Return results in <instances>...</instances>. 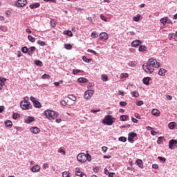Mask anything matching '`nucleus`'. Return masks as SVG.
Returning a JSON list of instances; mask_svg holds the SVG:
<instances>
[{
	"label": "nucleus",
	"mask_w": 177,
	"mask_h": 177,
	"mask_svg": "<svg viewBox=\"0 0 177 177\" xmlns=\"http://www.w3.org/2000/svg\"><path fill=\"white\" fill-rule=\"evenodd\" d=\"M161 64H160V62H157V60L153 58H151L149 59L146 65L142 66V68L145 71V73H147V74H151V73L154 71V69H153L151 67H153L155 68H159Z\"/></svg>",
	"instance_id": "obj_1"
},
{
	"label": "nucleus",
	"mask_w": 177,
	"mask_h": 177,
	"mask_svg": "<svg viewBox=\"0 0 177 177\" xmlns=\"http://www.w3.org/2000/svg\"><path fill=\"white\" fill-rule=\"evenodd\" d=\"M44 114L45 117L50 121H52V120H56V118L59 117V113L55 112V111H52L50 109L46 110Z\"/></svg>",
	"instance_id": "obj_2"
},
{
	"label": "nucleus",
	"mask_w": 177,
	"mask_h": 177,
	"mask_svg": "<svg viewBox=\"0 0 177 177\" xmlns=\"http://www.w3.org/2000/svg\"><path fill=\"white\" fill-rule=\"evenodd\" d=\"M77 160L80 162H86L87 161H91L92 158L91 157V155L88 153V151H86V154L84 153H80L77 156Z\"/></svg>",
	"instance_id": "obj_3"
},
{
	"label": "nucleus",
	"mask_w": 177,
	"mask_h": 177,
	"mask_svg": "<svg viewBox=\"0 0 177 177\" xmlns=\"http://www.w3.org/2000/svg\"><path fill=\"white\" fill-rule=\"evenodd\" d=\"M28 97H24V100L21 102V108L22 110H30L31 107V103L28 102Z\"/></svg>",
	"instance_id": "obj_4"
},
{
	"label": "nucleus",
	"mask_w": 177,
	"mask_h": 177,
	"mask_svg": "<svg viewBox=\"0 0 177 177\" xmlns=\"http://www.w3.org/2000/svg\"><path fill=\"white\" fill-rule=\"evenodd\" d=\"M114 121H115V118H113V116L110 115H107L102 120V123L104 124V125H113Z\"/></svg>",
	"instance_id": "obj_5"
},
{
	"label": "nucleus",
	"mask_w": 177,
	"mask_h": 177,
	"mask_svg": "<svg viewBox=\"0 0 177 177\" xmlns=\"http://www.w3.org/2000/svg\"><path fill=\"white\" fill-rule=\"evenodd\" d=\"M30 100H31V102H32V103H33L35 107H36V109H41V107H42L41 102H39V101L37 100V99L35 97L31 96Z\"/></svg>",
	"instance_id": "obj_6"
},
{
	"label": "nucleus",
	"mask_w": 177,
	"mask_h": 177,
	"mask_svg": "<svg viewBox=\"0 0 177 177\" xmlns=\"http://www.w3.org/2000/svg\"><path fill=\"white\" fill-rule=\"evenodd\" d=\"M75 174L77 177H86V174L85 173L81 171L80 167H77L75 169Z\"/></svg>",
	"instance_id": "obj_7"
},
{
	"label": "nucleus",
	"mask_w": 177,
	"mask_h": 177,
	"mask_svg": "<svg viewBox=\"0 0 177 177\" xmlns=\"http://www.w3.org/2000/svg\"><path fill=\"white\" fill-rule=\"evenodd\" d=\"M160 21L164 26H166L167 24H172V21H171L168 17L161 18Z\"/></svg>",
	"instance_id": "obj_8"
},
{
	"label": "nucleus",
	"mask_w": 177,
	"mask_h": 177,
	"mask_svg": "<svg viewBox=\"0 0 177 177\" xmlns=\"http://www.w3.org/2000/svg\"><path fill=\"white\" fill-rule=\"evenodd\" d=\"M175 147H177V140H171L169 142V149L171 150H174Z\"/></svg>",
	"instance_id": "obj_9"
},
{
	"label": "nucleus",
	"mask_w": 177,
	"mask_h": 177,
	"mask_svg": "<svg viewBox=\"0 0 177 177\" xmlns=\"http://www.w3.org/2000/svg\"><path fill=\"white\" fill-rule=\"evenodd\" d=\"M138 136V134L134 132H131L128 135V141L130 142V143H133V139Z\"/></svg>",
	"instance_id": "obj_10"
},
{
	"label": "nucleus",
	"mask_w": 177,
	"mask_h": 177,
	"mask_svg": "<svg viewBox=\"0 0 177 177\" xmlns=\"http://www.w3.org/2000/svg\"><path fill=\"white\" fill-rule=\"evenodd\" d=\"M27 5V0H18L16 2V6H18V8H23Z\"/></svg>",
	"instance_id": "obj_11"
},
{
	"label": "nucleus",
	"mask_w": 177,
	"mask_h": 177,
	"mask_svg": "<svg viewBox=\"0 0 177 177\" xmlns=\"http://www.w3.org/2000/svg\"><path fill=\"white\" fill-rule=\"evenodd\" d=\"M94 91L93 90H87L84 93V98L91 99L93 96Z\"/></svg>",
	"instance_id": "obj_12"
},
{
	"label": "nucleus",
	"mask_w": 177,
	"mask_h": 177,
	"mask_svg": "<svg viewBox=\"0 0 177 177\" xmlns=\"http://www.w3.org/2000/svg\"><path fill=\"white\" fill-rule=\"evenodd\" d=\"M100 39L101 41H107L109 39V35L104 32L100 34Z\"/></svg>",
	"instance_id": "obj_13"
},
{
	"label": "nucleus",
	"mask_w": 177,
	"mask_h": 177,
	"mask_svg": "<svg viewBox=\"0 0 177 177\" xmlns=\"http://www.w3.org/2000/svg\"><path fill=\"white\" fill-rule=\"evenodd\" d=\"M140 45H142V41H140L139 39L134 40L131 43V46L133 48H138V46H139Z\"/></svg>",
	"instance_id": "obj_14"
},
{
	"label": "nucleus",
	"mask_w": 177,
	"mask_h": 177,
	"mask_svg": "<svg viewBox=\"0 0 177 177\" xmlns=\"http://www.w3.org/2000/svg\"><path fill=\"white\" fill-rule=\"evenodd\" d=\"M30 131V132H32V133H34L35 135H37V133L41 132V129H39V128H38L37 127H31Z\"/></svg>",
	"instance_id": "obj_15"
},
{
	"label": "nucleus",
	"mask_w": 177,
	"mask_h": 177,
	"mask_svg": "<svg viewBox=\"0 0 177 177\" xmlns=\"http://www.w3.org/2000/svg\"><path fill=\"white\" fill-rule=\"evenodd\" d=\"M161 113L160 112V110L157 109H153L151 111V114L152 115H154L155 117H160V114Z\"/></svg>",
	"instance_id": "obj_16"
},
{
	"label": "nucleus",
	"mask_w": 177,
	"mask_h": 177,
	"mask_svg": "<svg viewBox=\"0 0 177 177\" xmlns=\"http://www.w3.org/2000/svg\"><path fill=\"white\" fill-rule=\"evenodd\" d=\"M32 172H39L41 171V167L39 165H35L30 169Z\"/></svg>",
	"instance_id": "obj_17"
},
{
	"label": "nucleus",
	"mask_w": 177,
	"mask_h": 177,
	"mask_svg": "<svg viewBox=\"0 0 177 177\" xmlns=\"http://www.w3.org/2000/svg\"><path fill=\"white\" fill-rule=\"evenodd\" d=\"M35 50H37V48H35V46H31L28 50L29 56H32V55H34V52H35Z\"/></svg>",
	"instance_id": "obj_18"
},
{
	"label": "nucleus",
	"mask_w": 177,
	"mask_h": 177,
	"mask_svg": "<svg viewBox=\"0 0 177 177\" xmlns=\"http://www.w3.org/2000/svg\"><path fill=\"white\" fill-rule=\"evenodd\" d=\"M150 80H151L150 77H144L142 80V82L143 84H145V85H149L150 84L149 82Z\"/></svg>",
	"instance_id": "obj_19"
},
{
	"label": "nucleus",
	"mask_w": 177,
	"mask_h": 177,
	"mask_svg": "<svg viewBox=\"0 0 177 177\" xmlns=\"http://www.w3.org/2000/svg\"><path fill=\"white\" fill-rule=\"evenodd\" d=\"M35 121V118L33 117H28L26 120H25L26 124H31V122H34Z\"/></svg>",
	"instance_id": "obj_20"
},
{
	"label": "nucleus",
	"mask_w": 177,
	"mask_h": 177,
	"mask_svg": "<svg viewBox=\"0 0 177 177\" xmlns=\"http://www.w3.org/2000/svg\"><path fill=\"white\" fill-rule=\"evenodd\" d=\"M177 124L175 122H171L168 124V128L170 129H174L176 127Z\"/></svg>",
	"instance_id": "obj_21"
},
{
	"label": "nucleus",
	"mask_w": 177,
	"mask_h": 177,
	"mask_svg": "<svg viewBox=\"0 0 177 177\" xmlns=\"http://www.w3.org/2000/svg\"><path fill=\"white\" fill-rule=\"evenodd\" d=\"M167 73V71L164 68H160L158 71V75H160L161 77L165 76V73Z\"/></svg>",
	"instance_id": "obj_22"
},
{
	"label": "nucleus",
	"mask_w": 177,
	"mask_h": 177,
	"mask_svg": "<svg viewBox=\"0 0 177 177\" xmlns=\"http://www.w3.org/2000/svg\"><path fill=\"white\" fill-rule=\"evenodd\" d=\"M78 82H80L81 84H85L88 82V79L85 77H80L77 79Z\"/></svg>",
	"instance_id": "obj_23"
},
{
	"label": "nucleus",
	"mask_w": 177,
	"mask_h": 177,
	"mask_svg": "<svg viewBox=\"0 0 177 177\" xmlns=\"http://www.w3.org/2000/svg\"><path fill=\"white\" fill-rule=\"evenodd\" d=\"M136 162L140 168H143V161L142 160L138 159Z\"/></svg>",
	"instance_id": "obj_24"
},
{
	"label": "nucleus",
	"mask_w": 177,
	"mask_h": 177,
	"mask_svg": "<svg viewBox=\"0 0 177 177\" xmlns=\"http://www.w3.org/2000/svg\"><path fill=\"white\" fill-rule=\"evenodd\" d=\"M138 50L139 52H146V50H147V47H146V46L140 45Z\"/></svg>",
	"instance_id": "obj_25"
},
{
	"label": "nucleus",
	"mask_w": 177,
	"mask_h": 177,
	"mask_svg": "<svg viewBox=\"0 0 177 177\" xmlns=\"http://www.w3.org/2000/svg\"><path fill=\"white\" fill-rule=\"evenodd\" d=\"M129 77V75L127 73H122L120 75V80H124V78H128Z\"/></svg>",
	"instance_id": "obj_26"
},
{
	"label": "nucleus",
	"mask_w": 177,
	"mask_h": 177,
	"mask_svg": "<svg viewBox=\"0 0 177 177\" xmlns=\"http://www.w3.org/2000/svg\"><path fill=\"white\" fill-rule=\"evenodd\" d=\"M63 34L64 35H67V37H73V32L71 30H65Z\"/></svg>",
	"instance_id": "obj_27"
},
{
	"label": "nucleus",
	"mask_w": 177,
	"mask_h": 177,
	"mask_svg": "<svg viewBox=\"0 0 177 177\" xmlns=\"http://www.w3.org/2000/svg\"><path fill=\"white\" fill-rule=\"evenodd\" d=\"M40 4L39 3H35V4L30 5V9H35L37 8H39Z\"/></svg>",
	"instance_id": "obj_28"
},
{
	"label": "nucleus",
	"mask_w": 177,
	"mask_h": 177,
	"mask_svg": "<svg viewBox=\"0 0 177 177\" xmlns=\"http://www.w3.org/2000/svg\"><path fill=\"white\" fill-rule=\"evenodd\" d=\"M101 80L104 82H106L109 81V77H107L106 75H101Z\"/></svg>",
	"instance_id": "obj_29"
},
{
	"label": "nucleus",
	"mask_w": 177,
	"mask_h": 177,
	"mask_svg": "<svg viewBox=\"0 0 177 177\" xmlns=\"http://www.w3.org/2000/svg\"><path fill=\"white\" fill-rule=\"evenodd\" d=\"M133 97H139V92L138 91H134L131 93Z\"/></svg>",
	"instance_id": "obj_30"
},
{
	"label": "nucleus",
	"mask_w": 177,
	"mask_h": 177,
	"mask_svg": "<svg viewBox=\"0 0 177 177\" xmlns=\"http://www.w3.org/2000/svg\"><path fill=\"white\" fill-rule=\"evenodd\" d=\"M35 66H39V67H42V66H44V64L42 63V62L39 60L35 61Z\"/></svg>",
	"instance_id": "obj_31"
},
{
	"label": "nucleus",
	"mask_w": 177,
	"mask_h": 177,
	"mask_svg": "<svg viewBox=\"0 0 177 177\" xmlns=\"http://www.w3.org/2000/svg\"><path fill=\"white\" fill-rule=\"evenodd\" d=\"M68 98L70 99L71 100H73V102H75V100H77V97H75V95H69L68 96Z\"/></svg>",
	"instance_id": "obj_32"
},
{
	"label": "nucleus",
	"mask_w": 177,
	"mask_h": 177,
	"mask_svg": "<svg viewBox=\"0 0 177 177\" xmlns=\"http://www.w3.org/2000/svg\"><path fill=\"white\" fill-rule=\"evenodd\" d=\"M133 21H139L140 20V15L138 14L136 17H133Z\"/></svg>",
	"instance_id": "obj_33"
},
{
	"label": "nucleus",
	"mask_w": 177,
	"mask_h": 177,
	"mask_svg": "<svg viewBox=\"0 0 177 177\" xmlns=\"http://www.w3.org/2000/svg\"><path fill=\"white\" fill-rule=\"evenodd\" d=\"M127 118H128V115H122L120 117V121H126Z\"/></svg>",
	"instance_id": "obj_34"
},
{
	"label": "nucleus",
	"mask_w": 177,
	"mask_h": 177,
	"mask_svg": "<svg viewBox=\"0 0 177 177\" xmlns=\"http://www.w3.org/2000/svg\"><path fill=\"white\" fill-rule=\"evenodd\" d=\"M63 177H70V171H66L62 173Z\"/></svg>",
	"instance_id": "obj_35"
},
{
	"label": "nucleus",
	"mask_w": 177,
	"mask_h": 177,
	"mask_svg": "<svg viewBox=\"0 0 177 177\" xmlns=\"http://www.w3.org/2000/svg\"><path fill=\"white\" fill-rule=\"evenodd\" d=\"M28 50H29V48L26 46L21 48V51L23 52V53H28Z\"/></svg>",
	"instance_id": "obj_36"
},
{
	"label": "nucleus",
	"mask_w": 177,
	"mask_h": 177,
	"mask_svg": "<svg viewBox=\"0 0 177 177\" xmlns=\"http://www.w3.org/2000/svg\"><path fill=\"white\" fill-rule=\"evenodd\" d=\"M78 73H82V71L79 70V69H73V74L74 75H77V74H78Z\"/></svg>",
	"instance_id": "obj_37"
},
{
	"label": "nucleus",
	"mask_w": 177,
	"mask_h": 177,
	"mask_svg": "<svg viewBox=\"0 0 177 177\" xmlns=\"http://www.w3.org/2000/svg\"><path fill=\"white\" fill-rule=\"evenodd\" d=\"M28 41H30V42H35V38H34L31 35L28 36Z\"/></svg>",
	"instance_id": "obj_38"
},
{
	"label": "nucleus",
	"mask_w": 177,
	"mask_h": 177,
	"mask_svg": "<svg viewBox=\"0 0 177 177\" xmlns=\"http://www.w3.org/2000/svg\"><path fill=\"white\" fill-rule=\"evenodd\" d=\"M5 124L6 125V127H12V125H13V123L10 120H6L5 122Z\"/></svg>",
	"instance_id": "obj_39"
},
{
	"label": "nucleus",
	"mask_w": 177,
	"mask_h": 177,
	"mask_svg": "<svg viewBox=\"0 0 177 177\" xmlns=\"http://www.w3.org/2000/svg\"><path fill=\"white\" fill-rule=\"evenodd\" d=\"M158 158L159 159V161L162 163H164V162H165V161H167V159L164 157L158 156Z\"/></svg>",
	"instance_id": "obj_40"
},
{
	"label": "nucleus",
	"mask_w": 177,
	"mask_h": 177,
	"mask_svg": "<svg viewBox=\"0 0 177 177\" xmlns=\"http://www.w3.org/2000/svg\"><path fill=\"white\" fill-rule=\"evenodd\" d=\"M64 48H65V49L70 50L71 49L73 48V46L71 44H65Z\"/></svg>",
	"instance_id": "obj_41"
},
{
	"label": "nucleus",
	"mask_w": 177,
	"mask_h": 177,
	"mask_svg": "<svg viewBox=\"0 0 177 177\" xmlns=\"http://www.w3.org/2000/svg\"><path fill=\"white\" fill-rule=\"evenodd\" d=\"M97 37H98L97 32L93 31V32L91 33V37H92V38H97Z\"/></svg>",
	"instance_id": "obj_42"
},
{
	"label": "nucleus",
	"mask_w": 177,
	"mask_h": 177,
	"mask_svg": "<svg viewBox=\"0 0 177 177\" xmlns=\"http://www.w3.org/2000/svg\"><path fill=\"white\" fill-rule=\"evenodd\" d=\"M37 44L38 45H40V46H45V45H46L45 41H41V40H38V41H37Z\"/></svg>",
	"instance_id": "obj_43"
},
{
	"label": "nucleus",
	"mask_w": 177,
	"mask_h": 177,
	"mask_svg": "<svg viewBox=\"0 0 177 177\" xmlns=\"http://www.w3.org/2000/svg\"><path fill=\"white\" fill-rule=\"evenodd\" d=\"M58 153H60L62 156H66V151L62 148H59Z\"/></svg>",
	"instance_id": "obj_44"
},
{
	"label": "nucleus",
	"mask_w": 177,
	"mask_h": 177,
	"mask_svg": "<svg viewBox=\"0 0 177 177\" xmlns=\"http://www.w3.org/2000/svg\"><path fill=\"white\" fill-rule=\"evenodd\" d=\"M162 140H164V137H159L157 140L158 145H161V143H162Z\"/></svg>",
	"instance_id": "obj_45"
},
{
	"label": "nucleus",
	"mask_w": 177,
	"mask_h": 177,
	"mask_svg": "<svg viewBox=\"0 0 177 177\" xmlns=\"http://www.w3.org/2000/svg\"><path fill=\"white\" fill-rule=\"evenodd\" d=\"M119 142H123V143H125V142H127V138L125 137H120L119 138Z\"/></svg>",
	"instance_id": "obj_46"
},
{
	"label": "nucleus",
	"mask_w": 177,
	"mask_h": 177,
	"mask_svg": "<svg viewBox=\"0 0 177 177\" xmlns=\"http://www.w3.org/2000/svg\"><path fill=\"white\" fill-rule=\"evenodd\" d=\"M50 23L51 27H56V21H55L54 19H51Z\"/></svg>",
	"instance_id": "obj_47"
},
{
	"label": "nucleus",
	"mask_w": 177,
	"mask_h": 177,
	"mask_svg": "<svg viewBox=\"0 0 177 177\" xmlns=\"http://www.w3.org/2000/svg\"><path fill=\"white\" fill-rule=\"evenodd\" d=\"M6 82V79L5 77H0V84H1V85H3Z\"/></svg>",
	"instance_id": "obj_48"
},
{
	"label": "nucleus",
	"mask_w": 177,
	"mask_h": 177,
	"mask_svg": "<svg viewBox=\"0 0 177 177\" xmlns=\"http://www.w3.org/2000/svg\"><path fill=\"white\" fill-rule=\"evenodd\" d=\"M41 78L43 80H47L48 78H50V75H48V74H44L41 76Z\"/></svg>",
	"instance_id": "obj_49"
},
{
	"label": "nucleus",
	"mask_w": 177,
	"mask_h": 177,
	"mask_svg": "<svg viewBox=\"0 0 177 177\" xmlns=\"http://www.w3.org/2000/svg\"><path fill=\"white\" fill-rule=\"evenodd\" d=\"M82 60H83V62H85L86 63H89V62H91V59L86 58V56L82 57Z\"/></svg>",
	"instance_id": "obj_50"
},
{
	"label": "nucleus",
	"mask_w": 177,
	"mask_h": 177,
	"mask_svg": "<svg viewBox=\"0 0 177 177\" xmlns=\"http://www.w3.org/2000/svg\"><path fill=\"white\" fill-rule=\"evenodd\" d=\"M136 106H143L144 103L143 101H137L136 102Z\"/></svg>",
	"instance_id": "obj_51"
},
{
	"label": "nucleus",
	"mask_w": 177,
	"mask_h": 177,
	"mask_svg": "<svg viewBox=\"0 0 177 177\" xmlns=\"http://www.w3.org/2000/svg\"><path fill=\"white\" fill-rule=\"evenodd\" d=\"M127 104H128V103H127L125 102H120V106H121L122 107H125V106H127Z\"/></svg>",
	"instance_id": "obj_52"
},
{
	"label": "nucleus",
	"mask_w": 177,
	"mask_h": 177,
	"mask_svg": "<svg viewBox=\"0 0 177 177\" xmlns=\"http://www.w3.org/2000/svg\"><path fill=\"white\" fill-rule=\"evenodd\" d=\"M60 104L61 106H67V102L65 100H62Z\"/></svg>",
	"instance_id": "obj_53"
},
{
	"label": "nucleus",
	"mask_w": 177,
	"mask_h": 177,
	"mask_svg": "<svg viewBox=\"0 0 177 177\" xmlns=\"http://www.w3.org/2000/svg\"><path fill=\"white\" fill-rule=\"evenodd\" d=\"M87 52H89L90 53H93V55H97V53H96V51L93 50H91V49H88Z\"/></svg>",
	"instance_id": "obj_54"
},
{
	"label": "nucleus",
	"mask_w": 177,
	"mask_h": 177,
	"mask_svg": "<svg viewBox=\"0 0 177 177\" xmlns=\"http://www.w3.org/2000/svg\"><path fill=\"white\" fill-rule=\"evenodd\" d=\"M100 19H102L103 21H107V18H106V17H104L103 15H100Z\"/></svg>",
	"instance_id": "obj_55"
},
{
	"label": "nucleus",
	"mask_w": 177,
	"mask_h": 177,
	"mask_svg": "<svg viewBox=\"0 0 177 177\" xmlns=\"http://www.w3.org/2000/svg\"><path fill=\"white\" fill-rule=\"evenodd\" d=\"M48 168H49V165H48V163H44V164L43 165V169H48Z\"/></svg>",
	"instance_id": "obj_56"
},
{
	"label": "nucleus",
	"mask_w": 177,
	"mask_h": 177,
	"mask_svg": "<svg viewBox=\"0 0 177 177\" xmlns=\"http://www.w3.org/2000/svg\"><path fill=\"white\" fill-rule=\"evenodd\" d=\"M19 117V114L18 113H14L13 115H12V118L14 119V120H17V118Z\"/></svg>",
	"instance_id": "obj_57"
},
{
	"label": "nucleus",
	"mask_w": 177,
	"mask_h": 177,
	"mask_svg": "<svg viewBox=\"0 0 177 177\" xmlns=\"http://www.w3.org/2000/svg\"><path fill=\"white\" fill-rule=\"evenodd\" d=\"M130 66H131V67H135V66H136V62L132 61L130 62Z\"/></svg>",
	"instance_id": "obj_58"
},
{
	"label": "nucleus",
	"mask_w": 177,
	"mask_h": 177,
	"mask_svg": "<svg viewBox=\"0 0 177 177\" xmlns=\"http://www.w3.org/2000/svg\"><path fill=\"white\" fill-rule=\"evenodd\" d=\"M152 168L153 169H158V165H157V164L152 165Z\"/></svg>",
	"instance_id": "obj_59"
},
{
	"label": "nucleus",
	"mask_w": 177,
	"mask_h": 177,
	"mask_svg": "<svg viewBox=\"0 0 177 177\" xmlns=\"http://www.w3.org/2000/svg\"><path fill=\"white\" fill-rule=\"evenodd\" d=\"M131 120H132L135 124H138V120L136 118H133V117L131 118Z\"/></svg>",
	"instance_id": "obj_60"
},
{
	"label": "nucleus",
	"mask_w": 177,
	"mask_h": 177,
	"mask_svg": "<svg viewBox=\"0 0 177 177\" xmlns=\"http://www.w3.org/2000/svg\"><path fill=\"white\" fill-rule=\"evenodd\" d=\"M102 151H104V153H106V151H107V150H108V148H107V147H102Z\"/></svg>",
	"instance_id": "obj_61"
},
{
	"label": "nucleus",
	"mask_w": 177,
	"mask_h": 177,
	"mask_svg": "<svg viewBox=\"0 0 177 177\" xmlns=\"http://www.w3.org/2000/svg\"><path fill=\"white\" fill-rule=\"evenodd\" d=\"M151 135H152V136H156V135H157V132L154 131V130H151Z\"/></svg>",
	"instance_id": "obj_62"
},
{
	"label": "nucleus",
	"mask_w": 177,
	"mask_h": 177,
	"mask_svg": "<svg viewBox=\"0 0 177 177\" xmlns=\"http://www.w3.org/2000/svg\"><path fill=\"white\" fill-rule=\"evenodd\" d=\"M55 122H57V124H60V122H62V119L60 118L56 119Z\"/></svg>",
	"instance_id": "obj_63"
},
{
	"label": "nucleus",
	"mask_w": 177,
	"mask_h": 177,
	"mask_svg": "<svg viewBox=\"0 0 177 177\" xmlns=\"http://www.w3.org/2000/svg\"><path fill=\"white\" fill-rule=\"evenodd\" d=\"M93 171H94V172H98L99 171V167H94Z\"/></svg>",
	"instance_id": "obj_64"
}]
</instances>
